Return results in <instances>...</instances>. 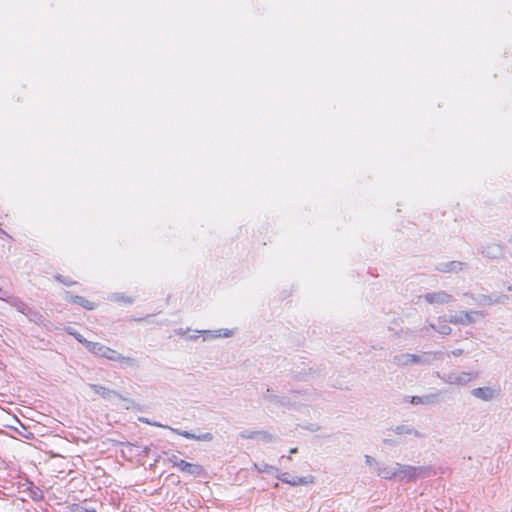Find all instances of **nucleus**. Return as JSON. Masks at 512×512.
Returning <instances> with one entry per match:
<instances>
[{
	"instance_id": "13",
	"label": "nucleus",
	"mask_w": 512,
	"mask_h": 512,
	"mask_svg": "<svg viewBox=\"0 0 512 512\" xmlns=\"http://www.w3.org/2000/svg\"><path fill=\"white\" fill-rule=\"evenodd\" d=\"M433 328L436 329L439 333L444 334V335H448L451 333V328L447 324H444V325L440 326L439 328H436L433 326Z\"/></svg>"
},
{
	"instance_id": "9",
	"label": "nucleus",
	"mask_w": 512,
	"mask_h": 512,
	"mask_svg": "<svg viewBox=\"0 0 512 512\" xmlns=\"http://www.w3.org/2000/svg\"><path fill=\"white\" fill-rule=\"evenodd\" d=\"M472 394L480 399L489 400L493 397L494 391L488 387L476 388L472 391Z\"/></svg>"
},
{
	"instance_id": "7",
	"label": "nucleus",
	"mask_w": 512,
	"mask_h": 512,
	"mask_svg": "<svg viewBox=\"0 0 512 512\" xmlns=\"http://www.w3.org/2000/svg\"><path fill=\"white\" fill-rule=\"evenodd\" d=\"M282 482L287 483L291 486H301V485H310L314 483V477L311 475L305 477H296L292 479H288L286 477L279 478Z\"/></svg>"
},
{
	"instance_id": "6",
	"label": "nucleus",
	"mask_w": 512,
	"mask_h": 512,
	"mask_svg": "<svg viewBox=\"0 0 512 512\" xmlns=\"http://www.w3.org/2000/svg\"><path fill=\"white\" fill-rule=\"evenodd\" d=\"M33 482H23L22 490L20 491V497L25 500L27 497H31L33 499H40L42 497V492L38 488L34 487Z\"/></svg>"
},
{
	"instance_id": "8",
	"label": "nucleus",
	"mask_w": 512,
	"mask_h": 512,
	"mask_svg": "<svg viewBox=\"0 0 512 512\" xmlns=\"http://www.w3.org/2000/svg\"><path fill=\"white\" fill-rule=\"evenodd\" d=\"M176 433L186 439H192V440H198V441H201V440L210 441L213 438L212 434H210V433H206V434H203L200 436H196L188 431H177L176 430Z\"/></svg>"
},
{
	"instance_id": "16",
	"label": "nucleus",
	"mask_w": 512,
	"mask_h": 512,
	"mask_svg": "<svg viewBox=\"0 0 512 512\" xmlns=\"http://www.w3.org/2000/svg\"><path fill=\"white\" fill-rule=\"evenodd\" d=\"M255 434H262V432L255 431V432H253V435H255Z\"/></svg>"
},
{
	"instance_id": "10",
	"label": "nucleus",
	"mask_w": 512,
	"mask_h": 512,
	"mask_svg": "<svg viewBox=\"0 0 512 512\" xmlns=\"http://www.w3.org/2000/svg\"><path fill=\"white\" fill-rule=\"evenodd\" d=\"M71 301L77 303L88 310H93L97 307V304L93 301L87 300L80 296L71 297Z\"/></svg>"
},
{
	"instance_id": "4",
	"label": "nucleus",
	"mask_w": 512,
	"mask_h": 512,
	"mask_svg": "<svg viewBox=\"0 0 512 512\" xmlns=\"http://www.w3.org/2000/svg\"><path fill=\"white\" fill-rule=\"evenodd\" d=\"M478 314V312L474 311H460L456 313L455 315H451L449 317V322L452 324H460V325H467L472 322H474L473 315Z\"/></svg>"
},
{
	"instance_id": "2",
	"label": "nucleus",
	"mask_w": 512,
	"mask_h": 512,
	"mask_svg": "<svg viewBox=\"0 0 512 512\" xmlns=\"http://www.w3.org/2000/svg\"><path fill=\"white\" fill-rule=\"evenodd\" d=\"M169 462L181 472L192 474V475H203L205 473L204 468L199 464H193L185 460L179 459L175 454L169 457Z\"/></svg>"
},
{
	"instance_id": "15",
	"label": "nucleus",
	"mask_w": 512,
	"mask_h": 512,
	"mask_svg": "<svg viewBox=\"0 0 512 512\" xmlns=\"http://www.w3.org/2000/svg\"><path fill=\"white\" fill-rule=\"evenodd\" d=\"M297 452V448H293L290 450V453L293 454V453H296Z\"/></svg>"
},
{
	"instance_id": "14",
	"label": "nucleus",
	"mask_w": 512,
	"mask_h": 512,
	"mask_svg": "<svg viewBox=\"0 0 512 512\" xmlns=\"http://www.w3.org/2000/svg\"><path fill=\"white\" fill-rule=\"evenodd\" d=\"M9 295L7 291H4L0 288V299L8 301L9 302Z\"/></svg>"
},
{
	"instance_id": "1",
	"label": "nucleus",
	"mask_w": 512,
	"mask_h": 512,
	"mask_svg": "<svg viewBox=\"0 0 512 512\" xmlns=\"http://www.w3.org/2000/svg\"><path fill=\"white\" fill-rule=\"evenodd\" d=\"M77 339L79 340V342H81L85 345L86 349L89 352H91L92 354H94L96 356L103 357L108 360L116 361V362H125V363L133 362V359L131 357L123 356L120 353H118L116 350H114L106 345H103L99 342L88 341L82 337H77Z\"/></svg>"
},
{
	"instance_id": "12",
	"label": "nucleus",
	"mask_w": 512,
	"mask_h": 512,
	"mask_svg": "<svg viewBox=\"0 0 512 512\" xmlns=\"http://www.w3.org/2000/svg\"><path fill=\"white\" fill-rule=\"evenodd\" d=\"M71 512H98L96 509L88 508L82 504H74L70 508Z\"/></svg>"
},
{
	"instance_id": "3",
	"label": "nucleus",
	"mask_w": 512,
	"mask_h": 512,
	"mask_svg": "<svg viewBox=\"0 0 512 512\" xmlns=\"http://www.w3.org/2000/svg\"><path fill=\"white\" fill-rule=\"evenodd\" d=\"M9 302L17 309L18 312L29 317L30 320H35L39 317L38 312L34 311L28 304L18 298H11Z\"/></svg>"
},
{
	"instance_id": "5",
	"label": "nucleus",
	"mask_w": 512,
	"mask_h": 512,
	"mask_svg": "<svg viewBox=\"0 0 512 512\" xmlns=\"http://www.w3.org/2000/svg\"><path fill=\"white\" fill-rule=\"evenodd\" d=\"M424 299L429 304H445L452 300V296L445 291H439L425 294Z\"/></svg>"
},
{
	"instance_id": "11",
	"label": "nucleus",
	"mask_w": 512,
	"mask_h": 512,
	"mask_svg": "<svg viewBox=\"0 0 512 512\" xmlns=\"http://www.w3.org/2000/svg\"><path fill=\"white\" fill-rule=\"evenodd\" d=\"M91 388L96 394H99L102 397H109L113 393L111 390L102 385L93 384L91 385Z\"/></svg>"
}]
</instances>
